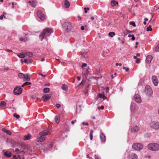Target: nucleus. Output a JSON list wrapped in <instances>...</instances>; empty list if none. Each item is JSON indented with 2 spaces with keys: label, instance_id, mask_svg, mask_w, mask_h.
Instances as JSON below:
<instances>
[{
  "label": "nucleus",
  "instance_id": "f257e3e1",
  "mask_svg": "<svg viewBox=\"0 0 159 159\" xmlns=\"http://www.w3.org/2000/svg\"><path fill=\"white\" fill-rule=\"evenodd\" d=\"M52 32V30L50 28H47L44 29L39 36L41 41H42L44 39H46Z\"/></svg>",
  "mask_w": 159,
  "mask_h": 159
},
{
  "label": "nucleus",
  "instance_id": "f03ea898",
  "mask_svg": "<svg viewBox=\"0 0 159 159\" xmlns=\"http://www.w3.org/2000/svg\"><path fill=\"white\" fill-rule=\"evenodd\" d=\"M147 146L148 148L151 151L157 152L159 150V144L157 143H150Z\"/></svg>",
  "mask_w": 159,
  "mask_h": 159
},
{
  "label": "nucleus",
  "instance_id": "7ed1b4c3",
  "mask_svg": "<svg viewBox=\"0 0 159 159\" xmlns=\"http://www.w3.org/2000/svg\"><path fill=\"white\" fill-rule=\"evenodd\" d=\"M62 26L64 29L67 32L71 30L72 25L71 23L66 22L63 24Z\"/></svg>",
  "mask_w": 159,
  "mask_h": 159
},
{
  "label": "nucleus",
  "instance_id": "20e7f679",
  "mask_svg": "<svg viewBox=\"0 0 159 159\" xmlns=\"http://www.w3.org/2000/svg\"><path fill=\"white\" fill-rule=\"evenodd\" d=\"M143 147V145L139 143L134 144L132 146V148L133 149L136 150H139L142 149Z\"/></svg>",
  "mask_w": 159,
  "mask_h": 159
},
{
  "label": "nucleus",
  "instance_id": "39448f33",
  "mask_svg": "<svg viewBox=\"0 0 159 159\" xmlns=\"http://www.w3.org/2000/svg\"><path fill=\"white\" fill-rule=\"evenodd\" d=\"M150 125L151 128L155 129H159V122L156 121L152 122Z\"/></svg>",
  "mask_w": 159,
  "mask_h": 159
},
{
  "label": "nucleus",
  "instance_id": "423d86ee",
  "mask_svg": "<svg viewBox=\"0 0 159 159\" xmlns=\"http://www.w3.org/2000/svg\"><path fill=\"white\" fill-rule=\"evenodd\" d=\"M145 92L148 95H151L153 93V91L151 87L148 85H147L145 86Z\"/></svg>",
  "mask_w": 159,
  "mask_h": 159
},
{
  "label": "nucleus",
  "instance_id": "0eeeda50",
  "mask_svg": "<svg viewBox=\"0 0 159 159\" xmlns=\"http://www.w3.org/2000/svg\"><path fill=\"white\" fill-rule=\"evenodd\" d=\"M22 89L21 87H17L14 89V93L16 95H18L21 93Z\"/></svg>",
  "mask_w": 159,
  "mask_h": 159
},
{
  "label": "nucleus",
  "instance_id": "6e6552de",
  "mask_svg": "<svg viewBox=\"0 0 159 159\" xmlns=\"http://www.w3.org/2000/svg\"><path fill=\"white\" fill-rule=\"evenodd\" d=\"M37 15L38 17L42 21L44 20L45 19V16L42 12L40 11H38L37 12Z\"/></svg>",
  "mask_w": 159,
  "mask_h": 159
},
{
  "label": "nucleus",
  "instance_id": "1a4fd4ad",
  "mask_svg": "<svg viewBox=\"0 0 159 159\" xmlns=\"http://www.w3.org/2000/svg\"><path fill=\"white\" fill-rule=\"evenodd\" d=\"M51 133V131L50 130H48L46 129L40 132L39 133V135H43L44 136L50 134Z\"/></svg>",
  "mask_w": 159,
  "mask_h": 159
},
{
  "label": "nucleus",
  "instance_id": "9d476101",
  "mask_svg": "<svg viewBox=\"0 0 159 159\" xmlns=\"http://www.w3.org/2000/svg\"><path fill=\"white\" fill-rule=\"evenodd\" d=\"M134 98L135 101L139 103L141 102V99L140 96L138 94H136L134 96Z\"/></svg>",
  "mask_w": 159,
  "mask_h": 159
},
{
  "label": "nucleus",
  "instance_id": "9b49d317",
  "mask_svg": "<svg viewBox=\"0 0 159 159\" xmlns=\"http://www.w3.org/2000/svg\"><path fill=\"white\" fill-rule=\"evenodd\" d=\"M152 79L154 85L155 86H157L158 83V80L157 76H153Z\"/></svg>",
  "mask_w": 159,
  "mask_h": 159
},
{
  "label": "nucleus",
  "instance_id": "f8f14e48",
  "mask_svg": "<svg viewBox=\"0 0 159 159\" xmlns=\"http://www.w3.org/2000/svg\"><path fill=\"white\" fill-rule=\"evenodd\" d=\"M139 127L138 126H134L132 127L131 131L133 133H136L139 131Z\"/></svg>",
  "mask_w": 159,
  "mask_h": 159
},
{
  "label": "nucleus",
  "instance_id": "ddd939ff",
  "mask_svg": "<svg viewBox=\"0 0 159 159\" xmlns=\"http://www.w3.org/2000/svg\"><path fill=\"white\" fill-rule=\"evenodd\" d=\"M138 156L134 153H130L129 156V159H137Z\"/></svg>",
  "mask_w": 159,
  "mask_h": 159
},
{
  "label": "nucleus",
  "instance_id": "4468645a",
  "mask_svg": "<svg viewBox=\"0 0 159 159\" xmlns=\"http://www.w3.org/2000/svg\"><path fill=\"white\" fill-rule=\"evenodd\" d=\"M51 96L50 94H45L42 97V99L43 101H45L50 98Z\"/></svg>",
  "mask_w": 159,
  "mask_h": 159
},
{
  "label": "nucleus",
  "instance_id": "2eb2a0df",
  "mask_svg": "<svg viewBox=\"0 0 159 159\" xmlns=\"http://www.w3.org/2000/svg\"><path fill=\"white\" fill-rule=\"evenodd\" d=\"M136 107V105L134 103L132 102L130 105V109L131 112H134Z\"/></svg>",
  "mask_w": 159,
  "mask_h": 159
},
{
  "label": "nucleus",
  "instance_id": "dca6fc26",
  "mask_svg": "<svg viewBox=\"0 0 159 159\" xmlns=\"http://www.w3.org/2000/svg\"><path fill=\"white\" fill-rule=\"evenodd\" d=\"M152 59V56L149 55L147 56L146 59V62L148 64L150 63Z\"/></svg>",
  "mask_w": 159,
  "mask_h": 159
},
{
  "label": "nucleus",
  "instance_id": "f3484780",
  "mask_svg": "<svg viewBox=\"0 0 159 159\" xmlns=\"http://www.w3.org/2000/svg\"><path fill=\"white\" fill-rule=\"evenodd\" d=\"M28 2L30 4V6L33 7H35L37 4V2L35 1H33L32 2L29 1Z\"/></svg>",
  "mask_w": 159,
  "mask_h": 159
},
{
  "label": "nucleus",
  "instance_id": "a211bd4d",
  "mask_svg": "<svg viewBox=\"0 0 159 159\" xmlns=\"http://www.w3.org/2000/svg\"><path fill=\"white\" fill-rule=\"evenodd\" d=\"M30 80V75L28 74H25L24 75V80L25 81H29Z\"/></svg>",
  "mask_w": 159,
  "mask_h": 159
},
{
  "label": "nucleus",
  "instance_id": "6ab92c4d",
  "mask_svg": "<svg viewBox=\"0 0 159 159\" xmlns=\"http://www.w3.org/2000/svg\"><path fill=\"white\" fill-rule=\"evenodd\" d=\"M40 136L38 137L37 139V141L39 142H42L44 141L46 139V137L43 135H40Z\"/></svg>",
  "mask_w": 159,
  "mask_h": 159
},
{
  "label": "nucleus",
  "instance_id": "aec40b11",
  "mask_svg": "<svg viewBox=\"0 0 159 159\" xmlns=\"http://www.w3.org/2000/svg\"><path fill=\"white\" fill-rule=\"evenodd\" d=\"M100 138L102 142H104L105 141L106 139L105 136L101 132H100Z\"/></svg>",
  "mask_w": 159,
  "mask_h": 159
},
{
  "label": "nucleus",
  "instance_id": "412c9836",
  "mask_svg": "<svg viewBox=\"0 0 159 159\" xmlns=\"http://www.w3.org/2000/svg\"><path fill=\"white\" fill-rule=\"evenodd\" d=\"M64 2L65 7L66 8H69L70 6V4L69 2L67 0H65Z\"/></svg>",
  "mask_w": 159,
  "mask_h": 159
},
{
  "label": "nucleus",
  "instance_id": "4be33fe9",
  "mask_svg": "<svg viewBox=\"0 0 159 159\" xmlns=\"http://www.w3.org/2000/svg\"><path fill=\"white\" fill-rule=\"evenodd\" d=\"M12 155V153L10 152H9L8 151L4 153V155L6 157H10Z\"/></svg>",
  "mask_w": 159,
  "mask_h": 159
},
{
  "label": "nucleus",
  "instance_id": "5701e85b",
  "mask_svg": "<svg viewBox=\"0 0 159 159\" xmlns=\"http://www.w3.org/2000/svg\"><path fill=\"white\" fill-rule=\"evenodd\" d=\"M2 131L4 133L9 135H11V133L10 131L7 130L5 128H3L2 129Z\"/></svg>",
  "mask_w": 159,
  "mask_h": 159
},
{
  "label": "nucleus",
  "instance_id": "b1692460",
  "mask_svg": "<svg viewBox=\"0 0 159 159\" xmlns=\"http://www.w3.org/2000/svg\"><path fill=\"white\" fill-rule=\"evenodd\" d=\"M98 97L100 98H102L103 100H104L107 98V97L105 96L103 93H99L98 94Z\"/></svg>",
  "mask_w": 159,
  "mask_h": 159
},
{
  "label": "nucleus",
  "instance_id": "393cba45",
  "mask_svg": "<svg viewBox=\"0 0 159 159\" xmlns=\"http://www.w3.org/2000/svg\"><path fill=\"white\" fill-rule=\"evenodd\" d=\"M118 4V2L115 0H112L111 2V5L112 7L116 6Z\"/></svg>",
  "mask_w": 159,
  "mask_h": 159
},
{
  "label": "nucleus",
  "instance_id": "a878e982",
  "mask_svg": "<svg viewBox=\"0 0 159 159\" xmlns=\"http://www.w3.org/2000/svg\"><path fill=\"white\" fill-rule=\"evenodd\" d=\"M31 136L30 134H28L27 135L25 136L24 137V139L25 140H29L30 139Z\"/></svg>",
  "mask_w": 159,
  "mask_h": 159
},
{
  "label": "nucleus",
  "instance_id": "bb28decb",
  "mask_svg": "<svg viewBox=\"0 0 159 159\" xmlns=\"http://www.w3.org/2000/svg\"><path fill=\"white\" fill-rule=\"evenodd\" d=\"M31 83L30 82H26L24 83L21 86L22 87H23L27 85H30L31 84Z\"/></svg>",
  "mask_w": 159,
  "mask_h": 159
},
{
  "label": "nucleus",
  "instance_id": "cd10ccee",
  "mask_svg": "<svg viewBox=\"0 0 159 159\" xmlns=\"http://www.w3.org/2000/svg\"><path fill=\"white\" fill-rule=\"evenodd\" d=\"M18 77L20 79L24 78V75L23 73H20L18 74Z\"/></svg>",
  "mask_w": 159,
  "mask_h": 159
},
{
  "label": "nucleus",
  "instance_id": "c85d7f7f",
  "mask_svg": "<svg viewBox=\"0 0 159 159\" xmlns=\"http://www.w3.org/2000/svg\"><path fill=\"white\" fill-rule=\"evenodd\" d=\"M61 88L64 91H67L68 89L67 86L66 84L63 85Z\"/></svg>",
  "mask_w": 159,
  "mask_h": 159
},
{
  "label": "nucleus",
  "instance_id": "c756f323",
  "mask_svg": "<svg viewBox=\"0 0 159 159\" xmlns=\"http://www.w3.org/2000/svg\"><path fill=\"white\" fill-rule=\"evenodd\" d=\"M25 55H27L30 57H31L33 56L32 53L30 52H26V53H25Z\"/></svg>",
  "mask_w": 159,
  "mask_h": 159
},
{
  "label": "nucleus",
  "instance_id": "7c9ffc66",
  "mask_svg": "<svg viewBox=\"0 0 159 159\" xmlns=\"http://www.w3.org/2000/svg\"><path fill=\"white\" fill-rule=\"evenodd\" d=\"M59 117L57 116H56L55 117V120L57 123H58L59 122Z\"/></svg>",
  "mask_w": 159,
  "mask_h": 159
},
{
  "label": "nucleus",
  "instance_id": "2f4dec72",
  "mask_svg": "<svg viewBox=\"0 0 159 159\" xmlns=\"http://www.w3.org/2000/svg\"><path fill=\"white\" fill-rule=\"evenodd\" d=\"M17 55L18 57L21 58H24L25 57V54L22 53H19L17 54Z\"/></svg>",
  "mask_w": 159,
  "mask_h": 159
},
{
  "label": "nucleus",
  "instance_id": "473e14b6",
  "mask_svg": "<svg viewBox=\"0 0 159 159\" xmlns=\"http://www.w3.org/2000/svg\"><path fill=\"white\" fill-rule=\"evenodd\" d=\"M93 130L91 129L90 130V139L91 140H92L93 139Z\"/></svg>",
  "mask_w": 159,
  "mask_h": 159
},
{
  "label": "nucleus",
  "instance_id": "72a5a7b5",
  "mask_svg": "<svg viewBox=\"0 0 159 159\" xmlns=\"http://www.w3.org/2000/svg\"><path fill=\"white\" fill-rule=\"evenodd\" d=\"M84 81L83 80L77 86L76 88H78L82 87L83 86V84H84Z\"/></svg>",
  "mask_w": 159,
  "mask_h": 159
},
{
  "label": "nucleus",
  "instance_id": "f704fd0d",
  "mask_svg": "<svg viewBox=\"0 0 159 159\" xmlns=\"http://www.w3.org/2000/svg\"><path fill=\"white\" fill-rule=\"evenodd\" d=\"M50 89L48 88H45L43 90V92L44 93H48Z\"/></svg>",
  "mask_w": 159,
  "mask_h": 159
},
{
  "label": "nucleus",
  "instance_id": "c9c22d12",
  "mask_svg": "<svg viewBox=\"0 0 159 159\" xmlns=\"http://www.w3.org/2000/svg\"><path fill=\"white\" fill-rule=\"evenodd\" d=\"M0 105L2 106L5 107L6 105V103L5 101H2L1 102Z\"/></svg>",
  "mask_w": 159,
  "mask_h": 159
},
{
  "label": "nucleus",
  "instance_id": "e433bc0d",
  "mask_svg": "<svg viewBox=\"0 0 159 159\" xmlns=\"http://www.w3.org/2000/svg\"><path fill=\"white\" fill-rule=\"evenodd\" d=\"M152 29L151 27V25H149L148 27H147V31H152Z\"/></svg>",
  "mask_w": 159,
  "mask_h": 159
},
{
  "label": "nucleus",
  "instance_id": "4c0bfd02",
  "mask_svg": "<svg viewBox=\"0 0 159 159\" xmlns=\"http://www.w3.org/2000/svg\"><path fill=\"white\" fill-rule=\"evenodd\" d=\"M115 35V33L114 32H110L109 33V35L111 37H112L113 36Z\"/></svg>",
  "mask_w": 159,
  "mask_h": 159
},
{
  "label": "nucleus",
  "instance_id": "58836bf2",
  "mask_svg": "<svg viewBox=\"0 0 159 159\" xmlns=\"http://www.w3.org/2000/svg\"><path fill=\"white\" fill-rule=\"evenodd\" d=\"M129 24L133 25L134 27H135L136 26V25L134 21H130L129 22Z\"/></svg>",
  "mask_w": 159,
  "mask_h": 159
},
{
  "label": "nucleus",
  "instance_id": "ea45409f",
  "mask_svg": "<svg viewBox=\"0 0 159 159\" xmlns=\"http://www.w3.org/2000/svg\"><path fill=\"white\" fill-rule=\"evenodd\" d=\"M13 116L14 117H16L17 119H19L20 117V116L19 115H17L16 113H14L13 114Z\"/></svg>",
  "mask_w": 159,
  "mask_h": 159
},
{
  "label": "nucleus",
  "instance_id": "a19ab883",
  "mask_svg": "<svg viewBox=\"0 0 159 159\" xmlns=\"http://www.w3.org/2000/svg\"><path fill=\"white\" fill-rule=\"evenodd\" d=\"M100 70L99 69H97L95 73H94L93 74H98V73H100Z\"/></svg>",
  "mask_w": 159,
  "mask_h": 159
},
{
  "label": "nucleus",
  "instance_id": "79ce46f5",
  "mask_svg": "<svg viewBox=\"0 0 159 159\" xmlns=\"http://www.w3.org/2000/svg\"><path fill=\"white\" fill-rule=\"evenodd\" d=\"M124 70H125L126 72H128L129 70V69L128 68H126L124 66L123 68Z\"/></svg>",
  "mask_w": 159,
  "mask_h": 159
},
{
  "label": "nucleus",
  "instance_id": "37998d69",
  "mask_svg": "<svg viewBox=\"0 0 159 159\" xmlns=\"http://www.w3.org/2000/svg\"><path fill=\"white\" fill-rule=\"evenodd\" d=\"M140 60L139 58H137V59H136L135 62L136 63H138L140 62Z\"/></svg>",
  "mask_w": 159,
  "mask_h": 159
},
{
  "label": "nucleus",
  "instance_id": "c03bdc74",
  "mask_svg": "<svg viewBox=\"0 0 159 159\" xmlns=\"http://www.w3.org/2000/svg\"><path fill=\"white\" fill-rule=\"evenodd\" d=\"M104 107L103 106H101L100 107H98V109H101L102 110H103L104 109Z\"/></svg>",
  "mask_w": 159,
  "mask_h": 159
},
{
  "label": "nucleus",
  "instance_id": "a18cd8bd",
  "mask_svg": "<svg viewBox=\"0 0 159 159\" xmlns=\"http://www.w3.org/2000/svg\"><path fill=\"white\" fill-rule=\"evenodd\" d=\"M20 40L21 41H26V39L25 38H20Z\"/></svg>",
  "mask_w": 159,
  "mask_h": 159
},
{
  "label": "nucleus",
  "instance_id": "49530a36",
  "mask_svg": "<svg viewBox=\"0 0 159 159\" xmlns=\"http://www.w3.org/2000/svg\"><path fill=\"white\" fill-rule=\"evenodd\" d=\"M15 152H17V153H20V150L18 148H16L15 150Z\"/></svg>",
  "mask_w": 159,
  "mask_h": 159
},
{
  "label": "nucleus",
  "instance_id": "de8ad7c7",
  "mask_svg": "<svg viewBox=\"0 0 159 159\" xmlns=\"http://www.w3.org/2000/svg\"><path fill=\"white\" fill-rule=\"evenodd\" d=\"M88 89H85V90H84V93H85V94H86L88 93Z\"/></svg>",
  "mask_w": 159,
  "mask_h": 159
},
{
  "label": "nucleus",
  "instance_id": "09e8293b",
  "mask_svg": "<svg viewBox=\"0 0 159 159\" xmlns=\"http://www.w3.org/2000/svg\"><path fill=\"white\" fill-rule=\"evenodd\" d=\"M82 125H88L89 124L88 123H85L84 122H83L82 123Z\"/></svg>",
  "mask_w": 159,
  "mask_h": 159
},
{
  "label": "nucleus",
  "instance_id": "8fccbe9b",
  "mask_svg": "<svg viewBox=\"0 0 159 159\" xmlns=\"http://www.w3.org/2000/svg\"><path fill=\"white\" fill-rule=\"evenodd\" d=\"M133 36L132 37V38H131V40L132 41H134L135 39V37L134 36V35L133 34Z\"/></svg>",
  "mask_w": 159,
  "mask_h": 159
},
{
  "label": "nucleus",
  "instance_id": "3c124183",
  "mask_svg": "<svg viewBox=\"0 0 159 159\" xmlns=\"http://www.w3.org/2000/svg\"><path fill=\"white\" fill-rule=\"evenodd\" d=\"M116 66H122V64L121 63H116Z\"/></svg>",
  "mask_w": 159,
  "mask_h": 159
},
{
  "label": "nucleus",
  "instance_id": "603ef678",
  "mask_svg": "<svg viewBox=\"0 0 159 159\" xmlns=\"http://www.w3.org/2000/svg\"><path fill=\"white\" fill-rule=\"evenodd\" d=\"M6 51L8 52H12V51L11 50H9V49H5V50Z\"/></svg>",
  "mask_w": 159,
  "mask_h": 159
},
{
  "label": "nucleus",
  "instance_id": "864d4df0",
  "mask_svg": "<svg viewBox=\"0 0 159 159\" xmlns=\"http://www.w3.org/2000/svg\"><path fill=\"white\" fill-rule=\"evenodd\" d=\"M56 106L57 108H59V107H60L61 105H60V104H57L56 105Z\"/></svg>",
  "mask_w": 159,
  "mask_h": 159
},
{
  "label": "nucleus",
  "instance_id": "5fc2aeb1",
  "mask_svg": "<svg viewBox=\"0 0 159 159\" xmlns=\"http://www.w3.org/2000/svg\"><path fill=\"white\" fill-rule=\"evenodd\" d=\"M4 17V15H1L0 16V19L1 20H2L3 19V17Z\"/></svg>",
  "mask_w": 159,
  "mask_h": 159
},
{
  "label": "nucleus",
  "instance_id": "6e6d98bb",
  "mask_svg": "<svg viewBox=\"0 0 159 159\" xmlns=\"http://www.w3.org/2000/svg\"><path fill=\"white\" fill-rule=\"evenodd\" d=\"M87 66V64L86 63H83L82 65V67H86Z\"/></svg>",
  "mask_w": 159,
  "mask_h": 159
},
{
  "label": "nucleus",
  "instance_id": "4d7b16f0",
  "mask_svg": "<svg viewBox=\"0 0 159 159\" xmlns=\"http://www.w3.org/2000/svg\"><path fill=\"white\" fill-rule=\"evenodd\" d=\"M16 155H14L13 157V158L12 159H18L17 158H16Z\"/></svg>",
  "mask_w": 159,
  "mask_h": 159
},
{
  "label": "nucleus",
  "instance_id": "13d9d810",
  "mask_svg": "<svg viewBox=\"0 0 159 159\" xmlns=\"http://www.w3.org/2000/svg\"><path fill=\"white\" fill-rule=\"evenodd\" d=\"M80 29L81 30H84V26H82L81 27Z\"/></svg>",
  "mask_w": 159,
  "mask_h": 159
},
{
  "label": "nucleus",
  "instance_id": "bf43d9fd",
  "mask_svg": "<svg viewBox=\"0 0 159 159\" xmlns=\"http://www.w3.org/2000/svg\"><path fill=\"white\" fill-rule=\"evenodd\" d=\"M145 157L146 158H148V159H150L151 158V156L149 155H148L146 156Z\"/></svg>",
  "mask_w": 159,
  "mask_h": 159
},
{
  "label": "nucleus",
  "instance_id": "052dcab7",
  "mask_svg": "<svg viewBox=\"0 0 159 159\" xmlns=\"http://www.w3.org/2000/svg\"><path fill=\"white\" fill-rule=\"evenodd\" d=\"M50 84L49 83H48L47 84H45V86H50Z\"/></svg>",
  "mask_w": 159,
  "mask_h": 159
},
{
  "label": "nucleus",
  "instance_id": "680f3d73",
  "mask_svg": "<svg viewBox=\"0 0 159 159\" xmlns=\"http://www.w3.org/2000/svg\"><path fill=\"white\" fill-rule=\"evenodd\" d=\"M24 62L25 63H27V61L26 59H25L24 61Z\"/></svg>",
  "mask_w": 159,
  "mask_h": 159
},
{
  "label": "nucleus",
  "instance_id": "e2e57ef3",
  "mask_svg": "<svg viewBox=\"0 0 159 159\" xmlns=\"http://www.w3.org/2000/svg\"><path fill=\"white\" fill-rule=\"evenodd\" d=\"M38 74L39 75H42V76H43V77H45L46 76V75H43L42 74H41V73H39Z\"/></svg>",
  "mask_w": 159,
  "mask_h": 159
},
{
  "label": "nucleus",
  "instance_id": "0e129e2a",
  "mask_svg": "<svg viewBox=\"0 0 159 159\" xmlns=\"http://www.w3.org/2000/svg\"><path fill=\"white\" fill-rule=\"evenodd\" d=\"M94 157L95 159H99L97 157L96 155H94Z\"/></svg>",
  "mask_w": 159,
  "mask_h": 159
},
{
  "label": "nucleus",
  "instance_id": "69168bd1",
  "mask_svg": "<svg viewBox=\"0 0 159 159\" xmlns=\"http://www.w3.org/2000/svg\"><path fill=\"white\" fill-rule=\"evenodd\" d=\"M85 10H89V7H87V8H84V9Z\"/></svg>",
  "mask_w": 159,
  "mask_h": 159
},
{
  "label": "nucleus",
  "instance_id": "338daca9",
  "mask_svg": "<svg viewBox=\"0 0 159 159\" xmlns=\"http://www.w3.org/2000/svg\"><path fill=\"white\" fill-rule=\"evenodd\" d=\"M77 80H78V81H79L80 79V77H79V76H78L77 77Z\"/></svg>",
  "mask_w": 159,
  "mask_h": 159
},
{
  "label": "nucleus",
  "instance_id": "774afa93",
  "mask_svg": "<svg viewBox=\"0 0 159 159\" xmlns=\"http://www.w3.org/2000/svg\"><path fill=\"white\" fill-rule=\"evenodd\" d=\"M139 56H140V54L139 53H137L136 54V56L137 57H138Z\"/></svg>",
  "mask_w": 159,
  "mask_h": 159
}]
</instances>
